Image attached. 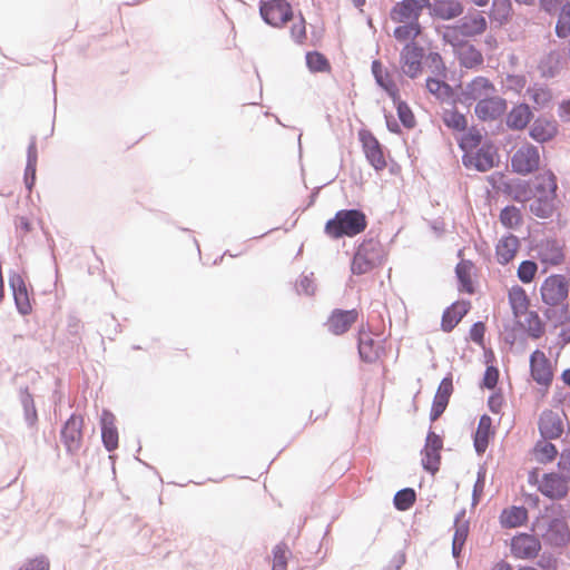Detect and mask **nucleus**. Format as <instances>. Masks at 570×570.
<instances>
[{
    "label": "nucleus",
    "instance_id": "obj_25",
    "mask_svg": "<svg viewBox=\"0 0 570 570\" xmlns=\"http://www.w3.org/2000/svg\"><path fill=\"white\" fill-rule=\"evenodd\" d=\"M558 208L557 194L554 195H534L533 202L530 204V210L539 218L551 217Z\"/></svg>",
    "mask_w": 570,
    "mask_h": 570
},
{
    "label": "nucleus",
    "instance_id": "obj_41",
    "mask_svg": "<svg viewBox=\"0 0 570 570\" xmlns=\"http://www.w3.org/2000/svg\"><path fill=\"white\" fill-rule=\"evenodd\" d=\"M530 100L533 102L534 108H544L552 99V94L549 89L543 87L533 86L528 89Z\"/></svg>",
    "mask_w": 570,
    "mask_h": 570
},
{
    "label": "nucleus",
    "instance_id": "obj_42",
    "mask_svg": "<svg viewBox=\"0 0 570 570\" xmlns=\"http://www.w3.org/2000/svg\"><path fill=\"white\" fill-rule=\"evenodd\" d=\"M306 63L313 72H327L331 70V65L324 55L317 51L306 53Z\"/></svg>",
    "mask_w": 570,
    "mask_h": 570
},
{
    "label": "nucleus",
    "instance_id": "obj_31",
    "mask_svg": "<svg viewBox=\"0 0 570 570\" xmlns=\"http://www.w3.org/2000/svg\"><path fill=\"white\" fill-rule=\"evenodd\" d=\"M532 118V112L528 105L520 104L514 106L507 117V125L514 130H521L528 126Z\"/></svg>",
    "mask_w": 570,
    "mask_h": 570
},
{
    "label": "nucleus",
    "instance_id": "obj_49",
    "mask_svg": "<svg viewBox=\"0 0 570 570\" xmlns=\"http://www.w3.org/2000/svg\"><path fill=\"white\" fill-rule=\"evenodd\" d=\"M557 36L570 35V2H567L561 8L558 22L556 26Z\"/></svg>",
    "mask_w": 570,
    "mask_h": 570
},
{
    "label": "nucleus",
    "instance_id": "obj_50",
    "mask_svg": "<svg viewBox=\"0 0 570 570\" xmlns=\"http://www.w3.org/2000/svg\"><path fill=\"white\" fill-rule=\"evenodd\" d=\"M538 266L532 261H524L519 265L518 277L522 283H530L533 281Z\"/></svg>",
    "mask_w": 570,
    "mask_h": 570
},
{
    "label": "nucleus",
    "instance_id": "obj_45",
    "mask_svg": "<svg viewBox=\"0 0 570 570\" xmlns=\"http://www.w3.org/2000/svg\"><path fill=\"white\" fill-rule=\"evenodd\" d=\"M481 141H482L481 132L479 130L472 128L466 134H464L462 136L459 145H460L461 149L464 151V154H466V153L473 151V149L479 147L481 145Z\"/></svg>",
    "mask_w": 570,
    "mask_h": 570
},
{
    "label": "nucleus",
    "instance_id": "obj_16",
    "mask_svg": "<svg viewBox=\"0 0 570 570\" xmlns=\"http://www.w3.org/2000/svg\"><path fill=\"white\" fill-rule=\"evenodd\" d=\"M451 45L464 67L473 68L482 63L483 57L481 52L470 41L463 38H452Z\"/></svg>",
    "mask_w": 570,
    "mask_h": 570
},
{
    "label": "nucleus",
    "instance_id": "obj_39",
    "mask_svg": "<svg viewBox=\"0 0 570 570\" xmlns=\"http://www.w3.org/2000/svg\"><path fill=\"white\" fill-rule=\"evenodd\" d=\"M442 77H429L426 79L428 90L439 99L450 98L452 95L451 87L441 79Z\"/></svg>",
    "mask_w": 570,
    "mask_h": 570
},
{
    "label": "nucleus",
    "instance_id": "obj_17",
    "mask_svg": "<svg viewBox=\"0 0 570 570\" xmlns=\"http://www.w3.org/2000/svg\"><path fill=\"white\" fill-rule=\"evenodd\" d=\"M540 547L539 540L527 533L515 535L511 542L512 554L519 559L534 558L540 551Z\"/></svg>",
    "mask_w": 570,
    "mask_h": 570
},
{
    "label": "nucleus",
    "instance_id": "obj_27",
    "mask_svg": "<svg viewBox=\"0 0 570 570\" xmlns=\"http://www.w3.org/2000/svg\"><path fill=\"white\" fill-rule=\"evenodd\" d=\"M493 92L494 86L489 79L476 77L466 86L463 95L465 99L480 101L481 99L488 98Z\"/></svg>",
    "mask_w": 570,
    "mask_h": 570
},
{
    "label": "nucleus",
    "instance_id": "obj_9",
    "mask_svg": "<svg viewBox=\"0 0 570 570\" xmlns=\"http://www.w3.org/2000/svg\"><path fill=\"white\" fill-rule=\"evenodd\" d=\"M462 161L466 168L488 171L493 168L498 161L497 149L493 145L485 144L475 153L471 151L464 154Z\"/></svg>",
    "mask_w": 570,
    "mask_h": 570
},
{
    "label": "nucleus",
    "instance_id": "obj_35",
    "mask_svg": "<svg viewBox=\"0 0 570 570\" xmlns=\"http://www.w3.org/2000/svg\"><path fill=\"white\" fill-rule=\"evenodd\" d=\"M528 519V511L523 507H511L503 510L500 517L501 524L507 528L522 525Z\"/></svg>",
    "mask_w": 570,
    "mask_h": 570
},
{
    "label": "nucleus",
    "instance_id": "obj_1",
    "mask_svg": "<svg viewBox=\"0 0 570 570\" xmlns=\"http://www.w3.org/2000/svg\"><path fill=\"white\" fill-rule=\"evenodd\" d=\"M367 226L366 216L357 209H342L327 220L324 227L325 234L338 239L342 237H354L365 230Z\"/></svg>",
    "mask_w": 570,
    "mask_h": 570
},
{
    "label": "nucleus",
    "instance_id": "obj_29",
    "mask_svg": "<svg viewBox=\"0 0 570 570\" xmlns=\"http://www.w3.org/2000/svg\"><path fill=\"white\" fill-rule=\"evenodd\" d=\"M431 12L440 19L451 20L463 13V6L458 0H438L431 7Z\"/></svg>",
    "mask_w": 570,
    "mask_h": 570
},
{
    "label": "nucleus",
    "instance_id": "obj_11",
    "mask_svg": "<svg viewBox=\"0 0 570 570\" xmlns=\"http://www.w3.org/2000/svg\"><path fill=\"white\" fill-rule=\"evenodd\" d=\"M358 138L362 142L363 151L366 159L375 170L381 171L386 167V160L381 144L374 135L366 129L358 131Z\"/></svg>",
    "mask_w": 570,
    "mask_h": 570
},
{
    "label": "nucleus",
    "instance_id": "obj_15",
    "mask_svg": "<svg viewBox=\"0 0 570 570\" xmlns=\"http://www.w3.org/2000/svg\"><path fill=\"white\" fill-rule=\"evenodd\" d=\"M539 491L547 498L559 500L568 493V481L557 473H547L542 476L539 485Z\"/></svg>",
    "mask_w": 570,
    "mask_h": 570
},
{
    "label": "nucleus",
    "instance_id": "obj_6",
    "mask_svg": "<svg viewBox=\"0 0 570 570\" xmlns=\"http://www.w3.org/2000/svg\"><path fill=\"white\" fill-rule=\"evenodd\" d=\"M360 315L361 313L356 308H335L331 312L324 325L332 335L342 336L353 327Z\"/></svg>",
    "mask_w": 570,
    "mask_h": 570
},
{
    "label": "nucleus",
    "instance_id": "obj_8",
    "mask_svg": "<svg viewBox=\"0 0 570 570\" xmlns=\"http://www.w3.org/2000/svg\"><path fill=\"white\" fill-rule=\"evenodd\" d=\"M530 374L532 380L540 386L547 389L553 380V367L546 353L535 350L530 356Z\"/></svg>",
    "mask_w": 570,
    "mask_h": 570
},
{
    "label": "nucleus",
    "instance_id": "obj_5",
    "mask_svg": "<svg viewBox=\"0 0 570 570\" xmlns=\"http://www.w3.org/2000/svg\"><path fill=\"white\" fill-rule=\"evenodd\" d=\"M539 166V149L528 142L520 146L511 157V168L519 175H529L535 171Z\"/></svg>",
    "mask_w": 570,
    "mask_h": 570
},
{
    "label": "nucleus",
    "instance_id": "obj_44",
    "mask_svg": "<svg viewBox=\"0 0 570 570\" xmlns=\"http://www.w3.org/2000/svg\"><path fill=\"white\" fill-rule=\"evenodd\" d=\"M500 222L507 228H515L522 222L520 210L514 206H508L501 210Z\"/></svg>",
    "mask_w": 570,
    "mask_h": 570
},
{
    "label": "nucleus",
    "instance_id": "obj_57",
    "mask_svg": "<svg viewBox=\"0 0 570 570\" xmlns=\"http://www.w3.org/2000/svg\"><path fill=\"white\" fill-rule=\"evenodd\" d=\"M452 392H453L452 379L451 377H444L441 381V383H440L435 394L450 399Z\"/></svg>",
    "mask_w": 570,
    "mask_h": 570
},
{
    "label": "nucleus",
    "instance_id": "obj_26",
    "mask_svg": "<svg viewBox=\"0 0 570 570\" xmlns=\"http://www.w3.org/2000/svg\"><path fill=\"white\" fill-rule=\"evenodd\" d=\"M100 421L102 442L108 451H112L118 448V432L115 426V415L108 410H104Z\"/></svg>",
    "mask_w": 570,
    "mask_h": 570
},
{
    "label": "nucleus",
    "instance_id": "obj_47",
    "mask_svg": "<svg viewBox=\"0 0 570 570\" xmlns=\"http://www.w3.org/2000/svg\"><path fill=\"white\" fill-rule=\"evenodd\" d=\"M396 105L397 115L401 122L406 128H413L415 126V117L411 110V108L404 102L400 100V97H396V100H393Z\"/></svg>",
    "mask_w": 570,
    "mask_h": 570
},
{
    "label": "nucleus",
    "instance_id": "obj_14",
    "mask_svg": "<svg viewBox=\"0 0 570 570\" xmlns=\"http://www.w3.org/2000/svg\"><path fill=\"white\" fill-rule=\"evenodd\" d=\"M423 49L414 42L407 43L401 52V69L410 78H416L422 73Z\"/></svg>",
    "mask_w": 570,
    "mask_h": 570
},
{
    "label": "nucleus",
    "instance_id": "obj_59",
    "mask_svg": "<svg viewBox=\"0 0 570 570\" xmlns=\"http://www.w3.org/2000/svg\"><path fill=\"white\" fill-rule=\"evenodd\" d=\"M558 115L562 121H570V100L560 104Z\"/></svg>",
    "mask_w": 570,
    "mask_h": 570
},
{
    "label": "nucleus",
    "instance_id": "obj_10",
    "mask_svg": "<svg viewBox=\"0 0 570 570\" xmlns=\"http://www.w3.org/2000/svg\"><path fill=\"white\" fill-rule=\"evenodd\" d=\"M261 14L273 27H282L293 17L291 4L286 0H269L263 3Z\"/></svg>",
    "mask_w": 570,
    "mask_h": 570
},
{
    "label": "nucleus",
    "instance_id": "obj_19",
    "mask_svg": "<svg viewBox=\"0 0 570 570\" xmlns=\"http://www.w3.org/2000/svg\"><path fill=\"white\" fill-rule=\"evenodd\" d=\"M358 353L364 362L374 363L383 355L384 348L370 333L361 330L358 334Z\"/></svg>",
    "mask_w": 570,
    "mask_h": 570
},
{
    "label": "nucleus",
    "instance_id": "obj_40",
    "mask_svg": "<svg viewBox=\"0 0 570 570\" xmlns=\"http://www.w3.org/2000/svg\"><path fill=\"white\" fill-rule=\"evenodd\" d=\"M534 458L540 463H548L556 459L557 448L548 441H539L534 446Z\"/></svg>",
    "mask_w": 570,
    "mask_h": 570
},
{
    "label": "nucleus",
    "instance_id": "obj_34",
    "mask_svg": "<svg viewBox=\"0 0 570 570\" xmlns=\"http://www.w3.org/2000/svg\"><path fill=\"white\" fill-rule=\"evenodd\" d=\"M473 271L474 265L470 261H461L456 265L455 273L461 284L460 291L465 292L468 294L474 293V286L472 281Z\"/></svg>",
    "mask_w": 570,
    "mask_h": 570
},
{
    "label": "nucleus",
    "instance_id": "obj_2",
    "mask_svg": "<svg viewBox=\"0 0 570 570\" xmlns=\"http://www.w3.org/2000/svg\"><path fill=\"white\" fill-rule=\"evenodd\" d=\"M509 303L517 323L531 336L539 337L542 333L541 321L535 313L529 312L530 301L521 286L517 285L510 288Z\"/></svg>",
    "mask_w": 570,
    "mask_h": 570
},
{
    "label": "nucleus",
    "instance_id": "obj_58",
    "mask_svg": "<svg viewBox=\"0 0 570 570\" xmlns=\"http://www.w3.org/2000/svg\"><path fill=\"white\" fill-rule=\"evenodd\" d=\"M469 528L466 524H459L456 525L454 535H453V542H456L458 544H464L468 538Z\"/></svg>",
    "mask_w": 570,
    "mask_h": 570
},
{
    "label": "nucleus",
    "instance_id": "obj_46",
    "mask_svg": "<svg viewBox=\"0 0 570 570\" xmlns=\"http://www.w3.org/2000/svg\"><path fill=\"white\" fill-rule=\"evenodd\" d=\"M415 502V492L412 489H403L394 497V504L397 510L405 511Z\"/></svg>",
    "mask_w": 570,
    "mask_h": 570
},
{
    "label": "nucleus",
    "instance_id": "obj_7",
    "mask_svg": "<svg viewBox=\"0 0 570 570\" xmlns=\"http://www.w3.org/2000/svg\"><path fill=\"white\" fill-rule=\"evenodd\" d=\"M569 284L562 275H551L541 285L542 301L550 306L560 305L568 297Z\"/></svg>",
    "mask_w": 570,
    "mask_h": 570
},
{
    "label": "nucleus",
    "instance_id": "obj_3",
    "mask_svg": "<svg viewBox=\"0 0 570 570\" xmlns=\"http://www.w3.org/2000/svg\"><path fill=\"white\" fill-rule=\"evenodd\" d=\"M384 259L383 245L379 240L367 239L358 246L351 264V271L355 275H363L382 265Z\"/></svg>",
    "mask_w": 570,
    "mask_h": 570
},
{
    "label": "nucleus",
    "instance_id": "obj_21",
    "mask_svg": "<svg viewBox=\"0 0 570 570\" xmlns=\"http://www.w3.org/2000/svg\"><path fill=\"white\" fill-rule=\"evenodd\" d=\"M539 430L544 439H557L563 433L560 415L551 410L543 411L539 420Z\"/></svg>",
    "mask_w": 570,
    "mask_h": 570
},
{
    "label": "nucleus",
    "instance_id": "obj_48",
    "mask_svg": "<svg viewBox=\"0 0 570 570\" xmlns=\"http://www.w3.org/2000/svg\"><path fill=\"white\" fill-rule=\"evenodd\" d=\"M425 65L430 72L436 77L445 78L446 76V68L442 61V58L439 53H430L425 58Z\"/></svg>",
    "mask_w": 570,
    "mask_h": 570
},
{
    "label": "nucleus",
    "instance_id": "obj_51",
    "mask_svg": "<svg viewBox=\"0 0 570 570\" xmlns=\"http://www.w3.org/2000/svg\"><path fill=\"white\" fill-rule=\"evenodd\" d=\"M49 569H50V562H49L48 558H46L43 556L28 559L19 568V570H49Z\"/></svg>",
    "mask_w": 570,
    "mask_h": 570
},
{
    "label": "nucleus",
    "instance_id": "obj_38",
    "mask_svg": "<svg viewBox=\"0 0 570 570\" xmlns=\"http://www.w3.org/2000/svg\"><path fill=\"white\" fill-rule=\"evenodd\" d=\"M442 119L445 126L456 131L466 129V118L455 109H445L442 114Z\"/></svg>",
    "mask_w": 570,
    "mask_h": 570
},
{
    "label": "nucleus",
    "instance_id": "obj_32",
    "mask_svg": "<svg viewBox=\"0 0 570 570\" xmlns=\"http://www.w3.org/2000/svg\"><path fill=\"white\" fill-rule=\"evenodd\" d=\"M372 72L377 85L381 86L393 100H396L399 89L379 60L372 62Z\"/></svg>",
    "mask_w": 570,
    "mask_h": 570
},
{
    "label": "nucleus",
    "instance_id": "obj_4",
    "mask_svg": "<svg viewBox=\"0 0 570 570\" xmlns=\"http://www.w3.org/2000/svg\"><path fill=\"white\" fill-rule=\"evenodd\" d=\"M421 12L405 1L395 3L391 9L390 18L393 22L402 24L395 29L394 36H419L421 28L417 20Z\"/></svg>",
    "mask_w": 570,
    "mask_h": 570
},
{
    "label": "nucleus",
    "instance_id": "obj_30",
    "mask_svg": "<svg viewBox=\"0 0 570 570\" xmlns=\"http://www.w3.org/2000/svg\"><path fill=\"white\" fill-rule=\"evenodd\" d=\"M494 435L492 430V420L489 415H482L479 420L478 429L474 435V446L478 453L485 452L490 439Z\"/></svg>",
    "mask_w": 570,
    "mask_h": 570
},
{
    "label": "nucleus",
    "instance_id": "obj_61",
    "mask_svg": "<svg viewBox=\"0 0 570 570\" xmlns=\"http://www.w3.org/2000/svg\"><path fill=\"white\" fill-rule=\"evenodd\" d=\"M306 26L305 20L301 17L292 28V36H305Z\"/></svg>",
    "mask_w": 570,
    "mask_h": 570
},
{
    "label": "nucleus",
    "instance_id": "obj_37",
    "mask_svg": "<svg viewBox=\"0 0 570 570\" xmlns=\"http://www.w3.org/2000/svg\"><path fill=\"white\" fill-rule=\"evenodd\" d=\"M512 11L511 0H493L490 18L502 26L509 21Z\"/></svg>",
    "mask_w": 570,
    "mask_h": 570
},
{
    "label": "nucleus",
    "instance_id": "obj_53",
    "mask_svg": "<svg viewBox=\"0 0 570 570\" xmlns=\"http://www.w3.org/2000/svg\"><path fill=\"white\" fill-rule=\"evenodd\" d=\"M525 83L527 79L521 75H509L504 81L507 89L515 92H520L525 87Z\"/></svg>",
    "mask_w": 570,
    "mask_h": 570
},
{
    "label": "nucleus",
    "instance_id": "obj_22",
    "mask_svg": "<svg viewBox=\"0 0 570 570\" xmlns=\"http://www.w3.org/2000/svg\"><path fill=\"white\" fill-rule=\"evenodd\" d=\"M520 248V242L514 235H507L499 239L495 246V257L498 263L505 265L514 259Z\"/></svg>",
    "mask_w": 570,
    "mask_h": 570
},
{
    "label": "nucleus",
    "instance_id": "obj_23",
    "mask_svg": "<svg viewBox=\"0 0 570 570\" xmlns=\"http://www.w3.org/2000/svg\"><path fill=\"white\" fill-rule=\"evenodd\" d=\"M470 303L464 301H459L453 303L450 307H448L443 315L441 327L444 332H451L463 318V316L469 312Z\"/></svg>",
    "mask_w": 570,
    "mask_h": 570
},
{
    "label": "nucleus",
    "instance_id": "obj_55",
    "mask_svg": "<svg viewBox=\"0 0 570 570\" xmlns=\"http://www.w3.org/2000/svg\"><path fill=\"white\" fill-rule=\"evenodd\" d=\"M485 333V326L482 322H478L472 325L470 330V337L473 342L481 344L483 342Z\"/></svg>",
    "mask_w": 570,
    "mask_h": 570
},
{
    "label": "nucleus",
    "instance_id": "obj_20",
    "mask_svg": "<svg viewBox=\"0 0 570 570\" xmlns=\"http://www.w3.org/2000/svg\"><path fill=\"white\" fill-rule=\"evenodd\" d=\"M507 102L500 97L481 99L475 106V115L481 120H494L504 114Z\"/></svg>",
    "mask_w": 570,
    "mask_h": 570
},
{
    "label": "nucleus",
    "instance_id": "obj_54",
    "mask_svg": "<svg viewBox=\"0 0 570 570\" xmlns=\"http://www.w3.org/2000/svg\"><path fill=\"white\" fill-rule=\"evenodd\" d=\"M499 381V370L495 366H488L483 380L482 385L489 390L494 389Z\"/></svg>",
    "mask_w": 570,
    "mask_h": 570
},
{
    "label": "nucleus",
    "instance_id": "obj_33",
    "mask_svg": "<svg viewBox=\"0 0 570 570\" xmlns=\"http://www.w3.org/2000/svg\"><path fill=\"white\" fill-rule=\"evenodd\" d=\"M557 189V177L551 170H543L535 176L534 195H554Z\"/></svg>",
    "mask_w": 570,
    "mask_h": 570
},
{
    "label": "nucleus",
    "instance_id": "obj_52",
    "mask_svg": "<svg viewBox=\"0 0 570 570\" xmlns=\"http://www.w3.org/2000/svg\"><path fill=\"white\" fill-rule=\"evenodd\" d=\"M449 397L435 394L430 413L432 422L436 421L442 415L449 404Z\"/></svg>",
    "mask_w": 570,
    "mask_h": 570
},
{
    "label": "nucleus",
    "instance_id": "obj_43",
    "mask_svg": "<svg viewBox=\"0 0 570 570\" xmlns=\"http://www.w3.org/2000/svg\"><path fill=\"white\" fill-rule=\"evenodd\" d=\"M291 551L286 543L277 544L273 550L272 570H287V560Z\"/></svg>",
    "mask_w": 570,
    "mask_h": 570
},
{
    "label": "nucleus",
    "instance_id": "obj_62",
    "mask_svg": "<svg viewBox=\"0 0 570 570\" xmlns=\"http://www.w3.org/2000/svg\"><path fill=\"white\" fill-rule=\"evenodd\" d=\"M484 480L478 479L473 488V504H476L483 493Z\"/></svg>",
    "mask_w": 570,
    "mask_h": 570
},
{
    "label": "nucleus",
    "instance_id": "obj_56",
    "mask_svg": "<svg viewBox=\"0 0 570 570\" xmlns=\"http://www.w3.org/2000/svg\"><path fill=\"white\" fill-rule=\"evenodd\" d=\"M554 528H557L558 532L560 533V539L559 540L556 539V542L557 543L564 542L569 538V530H568L567 525L561 521H556L549 529V535L551 539H552V533L554 531Z\"/></svg>",
    "mask_w": 570,
    "mask_h": 570
},
{
    "label": "nucleus",
    "instance_id": "obj_64",
    "mask_svg": "<svg viewBox=\"0 0 570 570\" xmlns=\"http://www.w3.org/2000/svg\"><path fill=\"white\" fill-rule=\"evenodd\" d=\"M493 570H512V567L507 562H498L493 567Z\"/></svg>",
    "mask_w": 570,
    "mask_h": 570
},
{
    "label": "nucleus",
    "instance_id": "obj_24",
    "mask_svg": "<svg viewBox=\"0 0 570 570\" xmlns=\"http://www.w3.org/2000/svg\"><path fill=\"white\" fill-rule=\"evenodd\" d=\"M538 258L546 265H559L564 259L563 249L556 240H544L538 246Z\"/></svg>",
    "mask_w": 570,
    "mask_h": 570
},
{
    "label": "nucleus",
    "instance_id": "obj_28",
    "mask_svg": "<svg viewBox=\"0 0 570 570\" xmlns=\"http://www.w3.org/2000/svg\"><path fill=\"white\" fill-rule=\"evenodd\" d=\"M558 126L556 121L538 118L530 128V136L538 142H546L556 137Z\"/></svg>",
    "mask_w": 570,
    "mask_h": 570
},
{
    "label": "nucleus",
    "instance_id": "obj_63",
    "mask_svg": "<svg viewBox=\"0 0 570 570\" xmlns=\"http://www.w3.org/2000/svg\"><path fill=\"white\" fill-rule=\"evenodd\" d=\"M299 286L303 287L306 293H314V286L307 277H304L303 279L299 281Z\"/></svg>",
    "mask_w": 570,
    "mask_h": 570
},
{
    "label": "nucleus",
    "instance_id": "obj_12",
    "mask_svg": "<svg viewBox=\"0 0 570 570\" xmlns=\"http://www.w3.org/2000/svg\"><path fill=\"white\" fill-rule=\"evenodd\" d=\"M442 439L433 431L426 435L425 445L422 451V465L424 470L434 474L440 469Z\"/></svg>",
    "mask_w": 570,
    "mask_h": 570
},
{
    "label": "nucleus",
    "instance_id": "obj_13",
    "mask_svg": "<svg viewBox=\"0 0 570 570\" xmlns=\"http://www.w3.org/2000/svg\"><path fill=\"white\" fill-rule=\"evenodd\" d=\"M83 417L72 414L61 430V440L69 452H76L82 444Z\"/></svg>",
    "mask_w": 570,
    "mask_h": 570
},
{
    "label": "nucleus",
    "instance_id": "obj_36",
    "mask_svg": "<svg viewBox=\"0 0 570 570\" xmlns=\"http://www.w3.org/2000/svg\"><path fill=\"white\" fill-rule=\"evenodd\" d=\"M463 36L482 35L487 30V20L480 13L475 12L463 18Z\"/></svg>",
    "mask_w": 570,
    "mask_h": 570
},
{
    "label": "nucleus",
    "instance_id": "obj_60",
    "mask_svg": "<svg viewBox=\"0 0 570 570\" xmlns=\"http://www.w3.org/2000/svg\"><path fill=\"white\" fill-rule=\"evenodd\" d=\"M562 0H540V7L547 12L554 11L560 4Z\"/></svg>",
    "mask_w": 570,
    "mask_h": 570
},
{
    "label": "nucleus",
    "instance_id": "obj_18",
    "mask_svg": "<svg viewBox=\"0 0 570 570\" xmlns=\"http://www.w3.org/2000/svg\"><path fill=\"white\" fill-rule=\"evenodd\" d=\"M9 285L13 292L14 303L22 315H28L32 311L29 293L24 279L19 274H12L9 277Z\"/></svg>",
    "mask_w": 570,
    "mask_h": 570
}]
</instances>
